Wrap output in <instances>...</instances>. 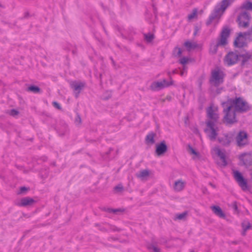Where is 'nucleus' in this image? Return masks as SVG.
<instances>
[{"label": "nucleus", "mask_w": 252, "mask_h": 252, "mask_svg": "<svg viewBox=\"0 0 252 252\" xmlns=\"http://www.w3.org/2000/svg\"><path fill=\"white\" fill-rule=\"evenodd\" d=\"M225 115L223 120L227 124H233L237 122L236 112L243 113L250 111L251 106L242 97L236 96L234 98H229L222 103Z\"/></svg>", "instance_id": "obj_1"}, {"label": "nucleus", "mask_w": 252, "mask_h": 252, "mask_svg": "<svg viewBox=\"0 0 252 252\" xmlns=\"http://www.w3.org/2000/svg\"><path fill=\"white\" fill-rule=\"evenodd\" d=\"M232 2L233 0H222L220 3H218L209 15L206 22V26H209L210 25L213 21L217 17L218 14L220 12H221L220 16Z\"/></svg>", "instance_id": "obj_2"}, {"label": "nucleus", "mask_w": 252, "mask_h": 252, "mask_svg": "<svg viewBox=\"0 0 252 252\" xmlns=\"http://www.w3.org/2000/svg\"><path fill=\"white\" fill-rule=\"evenodd\" d=\"M225 73L219 67L212 70L209 79V83L211 86L219 87L222 84L225 77Z\"/></svg>", "instance_id": "obj_3"}, {"label": "nucleus", "mask_w": 252, "mask_h": 252, "mask_svg": "<svg viewBox=\"0 0 252 252\" xmlns=\"http://www.w3.org/2000/svg\"><path fill=\"white\" fill-rule=\"evenodd\" d=\"M235 138V131H230L223 133L218 137V141L222 146L228 147Z\"/></svg>", "instance_id": "obj_4"}, {"label": "nucleus", "mask_w": 252, "mask_h": 252, "mask_svg": "<svg viewBox=\"0 0 252 252\" xmlns=\"http://www.w3.org/2000/svg\"><path fill=\"white\" fill-rule=\"evenodd\" d=\"M170 81H168L165 79H163L161 81H154L150 85L149 89L153 92H158L164 88H168L174 85V81L171 77H170Z\"/></svg>", "instance_id": "obj_5"}, {"label": "nucleus", "mask_w": 252, "mask_h": 252, "mask_svg": "<svg viewBox=\"0 0 252 252\" xmlns=\"http://www.w3.org/2000/svg\"><path fill=\"white\" fill-rule=\"evenodd\" d=\"M205 123L206 127L204 131L208 135L210 140L214 141L218 135L219 128L213 122L206 121Z\"/></svg>", "instance_id": "obj_6"}, {"label": "nucleus", "mask_w": 252, "mask_h": 252, "mask_svg": "<svg viewBox=\"0 0 252 252\" xmlns=\"http://www.w3.org/2000/svg\"><path fill=\"white\" fill-rule=\"evenodd\" d=\"M233 176L243 191L250 190L247 180L243 176L241 172L238 170H233Z\"/></svg>", "instance_id": "obj_7"}, {"label": "nucleus", "mask_w": 252, "mask_h": 252, "mask_svg": "<svg viewBox=\"0 0 252 252\" xmlns=\"http://www.w3.org/2000/svg\"><path fill=\"white\" fill-rule=\"evenodd\" d=\"M235 139L239 147H243L249 144L248 134L244 130H240L237 134L235 133Z\"/></svg>", "instance_id": "obj_8"}, {"label": "nucleus", "mask_w": 252, "mask_h": 252, "mask_svg": "<svg viewBox=\"0 0 252 252\" xmlns=\"http://www.w3.org/2000/svg\"><path fill=\"white\" fill-rule=\"evenodd\" d=\"M251 19L250 14L247 11H244L239 13L237 17V21L239 26L247 28L249 26Z\"/></svg>", "instance_id": "obj_9"}, {"label": "nucleus", "mask_w": 252, "mask_h": 252, "mask_svg": "<svg viewBox=\"0 0 252 252\" xmlns=\"http://www.w3.org/2000/svg\"><path fill=\"white\" fill-rule=\"evenodd\" d=\"M236 52H238V51L236 50L235 52L230 51L225 56L224 62L228 66L236 64L239 60V54H237Z\"/></svg>", "instance_id": "obj_10"}, {"label": "nucleus", "mask_w": 252, "mask_h": 252, "mask_svg": "<svg viewBox=\"0 0 252 252\" xmlns=\"http://www.w3.org/2000/svg\"><path fill=\"white\" fill-rule=\"evenodd\" d=\"M231 30L228 27H223L218 38L220 44H223L225 46L227 44V38L229 36Z\"/></svg>", "instance_id": "obj_11"}, {"label": "nucleus", "mask_w": 252, "mask_h": 252, "mask_svg": "<svg viewBox=\"0 0 252 252\" xmlns=\"http://www.w3.org/2000/svg\"><path fill=\"white\" fill-rule=\"evenodd\" d=\"M86 85V83L83 82L74 81L70 83V87L73 89L74 96L75 98L79 97V94Z\"/></svg>", "instance_id": "obj_12"}, {"label": "nucleus", "mask_w": 252, "mask_h": 252, "mask_svg": "<svg viewBox=\"0 0 252 252\" xmlns=\"http://www.w3.org/2000/svg\"><path fill=\"white\" fill-rule=\"evenodd\" d=\"M168 150V146L165 140H162L156 145L155 154L158 157L163 156Z\"/></svg>", "instance_id": "obj_13"}, {"label": "nucleus", "mask_w": 252, "mask_h": 252, "mask_svg": "<svg viewBox=\"0 0 252 252\" xmlns=\"http://www.w3.org/2000/svg\"><path fill=\"white\" fill-rule=\"evenodd\" d=\"M36 201L33 198L27 196L25 197L22 198L19 202L15 203V204L19 207H30L32 206L35 203H36Z\"/></svg>", "instance_id": "obj_14"}, {"label": "nucleus", "mask_w": 252, "mask_h": 252, "mask_svg": "<svg viewBox=\"0 0 252 252\" xmlns=\"http://www.w3.org/2000/svg\"><path fill=\"white\" fill-rule=\"evenodd\" d=\"M206 112L207 117L209 119V120L207 121H212L214 123H216L218 122L219 117L218 114L214 112L213 104L211 105L207 108Z\"/></svg>", "instance_id": "obj_15"}, {"label": "nucleus", "mask_w": 252, "mask_h": 252, "mask_svg": "<svg viewBox=\"0 0 252 252\" xmlns=\"http://www.w3.org/2000/svg\"><path fill=\"white\" fill-rule=\"evenodd\" d=\"M26 86L27 88L25 89V91L27 92H31L34 94H41L42 90L41 88L34 84H26Z\"/></svg>", "instance_id": "obj_16"}, {"label": "nucleus", "mask_w": 252, "mask_h": 252, "mask_svg": "<svg viewBox=\"0 0 252 252\" xmlns=\"http://www.w3.org/2000/svg\"><path fill=\"white\" fill-rule=\"evenodd\" d=\"M246 155L245 153L242 154L239 157L240 159L242 161L243 165H245L246 168H249L252 166V156H250L245 159L243 158V156ZM252 170V168L250 169Z\"/></svg>", "instance_id": "obj_17"}, {"label": "nucleus", "mask_w": 252, "mask_h": 252, "mask_svg": "<svg viewBox=\"0 0 252 252\" xmlns=\"http://www.w3.org/2000/svg\"><path fill=\"white\" fill-rule=\"evenodd\" d=\"M212 210L220 218H223L225 217V214L223 212L222 209L218 205H213L211 207Z\"/></svg>", "instance_id": "obj_18"}, {"label": "nucleus", "mask_w": 252, "mask_h": 252, "mask_svg": "<svg viewBox=\"0 0 252 252\" xmlns=\"http://www.w3.org/2000/svg\"><path fill=\"white\" fill-rule=\"evenodd\" d=\"M156 135V133L153 131L149 132L145 137V143L146 144H154L155 143V137Z\"/></svg>", "instance_id": "obj_19"}, {"label": "nucleus", "mask_w": 252, "mask_h": 252, "mask_svg": "<svg viewBox=\"0 0 252 252\" xmlns=\"http://www.w3.org/2000/svg\"><path fill=\"white\" fill-rule=\"evenodd\" d=\"M216 154L220 158V159L222 160V165L223 166H225L227 164V162L226 160V155L224 152H222L220 149H217L216 151Z\"/></svg>", "instance_id": "obj_20"}, {"label": "nucleus", "mask_w": 252, "mask_h": 252, "mask_svg": "<svg viewBox=\"0 0 252 252\" xmlns=\"http://www.w3.org/2000/svg\"><path fill=\"white\" fill-rule=\"evenodd\" d=\"M219 46H224L225 45L223 44H220L219 40L216 44L214 43H211L210 46V53L213 55L216 54L217 53L218 47Z\"/></svg>", "instance_id": "obj_21"}, {"label": "nucleus", "mask_w": 252, "mask_h": 252, "mask_svg": "<svg viewBox=\"0 0 252 252\" xmlns=\"http://www.w3.org/2000/svg\"><path fill=\"white\" fill-rule=\"evenodd\" d=\"M242 57V60L241 63V66L242 67L244 66L247 62L249 60L251 59L252 58V55L250 53L247 52L246 54H239V58Z\"/></svg>", "instance_id": "obj_22"}, {"label": "nucleus", "mask_w": 252, "mask_h": 252, "mask_svg": "<svg viewBox=\"0 0 252 252\" xmlns=\"http://www.w3.org/2000/svg\"><path fill=\"white\" fill-rule=\"evenodd\" d=\"M243 228L242 235L245 236L246 231L250 229H252V225L249 221H244L241 223Z\"/></svg>", "instance_id": "obj_23"}, {"label": "nucleus", "mask_w": 252, "mask_h": 252, "mask_svg": "<svg viewBox=\"0 0 252 252\" xmlns=\"http://www.w3.org/2000/svg\"><path fill=\"white\" fill-rule=\"evenodd\" d=\"M241 9L252 11V2L250 0H245L241 5Z\"/></svg>", "instance_id": "obj_24"}, {"label": "nucleus", "mask_w": 252, "mask_h": 252, "mask_svg": "<svg viewBox=\"0 0 252 252\" xmlns=\"http://www.w3.org/2000/svg\"><path fill=\"white\" fill-rule=\"evenodd\" d=\"M184 45L186 47L188 51H190L192 49L196 48L198 44L196 43H192L190 41L187 40L184 42Z\"/></svg>", "instance_id": "obj_25"}, {"label": "nucleus", "mask_w": 252, "mask_h": 252, "mask_svg": "<svg viewBox=\"0 0 252 252\" xmlns=\"http://www.w3.org/2000/svg\"><path fill=\"white\" fill-rule=\"evenodd\" d=\"M184 187V183L181 180L175 181L174 183V189L177 191L182 190Z\"/></svg>", "instance_id": "obj_26"}, {"label": "nucleus", "mask_w": 252, "mask_h": 252, "mask_svg": "<svg viewBox=\"0 0 252 252\" xmlns=\"http://www.w3.org/2000/svg\"><path fill=\"white\" fill-rule=\"evenodd\" d=\"M188 151L192 155L196 156L197 157H200V154L198 152H197L190 144H189L187 146Z\"/></svg>", "instance_id": "obj_27"}, {"label": "nucleus", "mask_w": 252, "mask_h": 252, "mask_svg": "<svg viewBox=\"0 0 252 252\" xmlns=\"http://www.w3.org/2000/svg\"><path fill=\"white\" fill-rule=\"evenodd\" d=\"M182 54V50L181 48L178 46L175 47L172 52V55L174 57H181Z\"/></svg>", "instance_id": "obj_28"}, {"label": "nucleus", "mask_w": 252, "mask_h": 252, "mask_svg": "<svg viewBox=\"0 0 252 252\" xmlns=\"http://www.w3.org/2000/svg\"><path fill=\"white\" fill-rule=\"evenodd\" d=\"M205 78V74L204 73L202 74L198 78L197 82H198V87L199 89L201 91L202 90V85L203 84V82Z\"/></svg>", "instance_id": "obj_29"}, {"label": "nucleus", "mask_w": 252, "mask_h": 252, "mask_svg": "<svg viewBox=\"0 0 252 252\" xmlns=\"http://www.w3.org/2000/svg\"><path fill=\"white\" fill-rule=\"evenodd\" d=\"M144 38L148 42H151L155 38V35L153 33L149 32L144 34Z\"/></svg>", "instance_id": "obj_30"}, {"label": "nucleus", "mask_w": 252, "mask_h": 252, "mask_svg": "<svg viewBox=\"0 0 252 252\" xmlns=\"http://www.w3.org/2000/svg\"><path fill=\"white\" fill-rule=\"evenodd\" d=\"M150 174V171L148 169H145L141 171L137 176L140 178H144L147 177Z\"/></svg>", "instance_id": "obj_31"}, {"label": "nucleus", "mask_w": 252, "mask_h": 252, "mask_svg": "<svg viewBox=\"0 0 252 252\" xmlns=\"http://www.w3.org/2000/svg\"><path fill=\"white\" fill-rule=\"evenodd\" d=\"M189 59L187 57H184L180 59L179 61V63L183 65L184 68L186 67V65L188 63Z\"/></svg>", "instance_id": "obj_32"}, {"label": "nucleus", "mask_w": 252, "mask_h": 252, "mask_svg": "<svg viewBox=\"0 0 252 252\" xmlns=\"http://www.w3.org/2000/svg\"><path fill=\"white\" fill-rule=\"evenodd\" d=\"M30 188L29 187H27L25 186H22L20 188L18 192V194H25L26 192L30 190Z\"/></svg>", "instance_id": "obj_33"}, {"label": "nucleus", "mask_w": 252, "mask_h": 252, "mask_svg": "<svg viewBox=\"0 0 252 252\" xmlns=\"http://www.w3.org/2000/svg\"><path fill=\"white\" fill-rule=\"evenodd\" d=\"M205 99L204 97H200L198 98V102H199V107H198V109L199 110H201L203 109V107H204V103H205Z\"/></svg>", "instance_id": "obj_34"}, {"label": "nucleus", "mask_w": 252, "mask_h": 252, "mask_svg": "<svg viewBox=\"0 0 252 252\" xmlns=\"http://www.w3.org/2000/svg\"><path fill=\"white\" fill-rule=\"evenodd\" d=\"M197 9L194 8L192 10L191 13L188 15V18L189 20H191L197 16Z\"/></svg>", "instance_id": "obj_35"}, {"label": "nucleus", "mask_w": 252, "mask_h": 252, "mask_svg": "<svg viewBox=\"0 0 252 252\" xmlns=\"http://www.w3.org/2000/svg\"><path fill=\"white\" fill-rule=\"evenodd\" d=\"M107 224L110 227V229L113 231L121 232L123 230L122 228H118L115 225H112L108 223Z\"/></svg>", "instance_id": "obj_36"}, {"label": "nucleus", "mask_w": 252, "mask_h": 252, "mask_svg": "<svg viewBox=\"0 0 252 252\" xmlns=\"http://www.w3.org/2000/svg\"><path fill=\"white\" fill-rule=\"evenodd\" d=\"M187 215V212H184L182 213L177 214L175 220L178 219L179 220H183Z\"/></svg>", "instance_id": "obj_37"}, {"label": "nucleus", "mask_w": 252, "mask_h": 252, "mask_svg": "<svg viewBox=\"0 0 252 252\" xmlns=\"http://www.w3.org/2000/svg\"><path fill=\"white\" fill-rule=\"evenodd\" d=\"M53 106L57 109L58 110H62V108L61 107V105L59 103H58L57 101H54L52 102Z\"/></svg>", "instance_id": "obj_38"}, {"label": "nucleus", "mask_w": 252, "mask_h": 252, "mask_svg": "<svg viewBox=\"0 0 252 252\" xmlns=\"http://www.w3.org/2000/svg\"><path fill=\"white\" fill-rule=\"evenodd\" d=\"M75 123L77 124H81V118L80 115L78 113H76V116L75 119Z\"/></svg>", "instance_id": "obj_39"}, {"label": "nucleus", "mask_w": 252, "mask_h": 252, "mask_svg": "<svg viewBox=\"0 0 252 252\" xmlns=\"http://www.w3.org/2000/svg\"><path fill=\"white\" fill-rule=\"evenodd\" d=\"M19 114V112L15 109H12L10 110L9 112V115L12 116H15L18 115Z\"/></svg>", "instance_id": "obj_40"}, {"label": "nucleus", "mask_w": 252, "mask_h": 252, "mask_svg": "<svg viewBox=\"0 0 252 252\" xmlns=\"http://www.w3.org/2000/svg\"><path fill=\"white\" fill-rule=\"evenodd\" d=\"M114 190L117 192H121L124 190V187L122 185L119 184L114 187Z\"/></svg>", "instance_id": "obj_41"}, {"label": "nucleus", "mask_w": 252, "mask_h": 252, "mask_svg": "<svg viewBox=\"0 0 252 252\" xmlns=\"http://www.w3.org/2000/svg\"><path fill=\"white\" fill-rule=\"evenodd\" d=\"M153 9V13L155 15V18H157L158 17V9L156 7V4L154 3H153L152 4Z\"/></svg>", "instance_id": "obj_42"}, {"label": "nucleus", "mask_w": 252, "mask_h": 252, "mask_svg": "<svg viewBox=\"0 0 252 252\" xmlns=\"http://www.w3.org/2000/svg\"><path fill=\"white\" fill-rule=\"evenodd\" d=\"M94 76L99 80L100 84L101 85L102 84V74L101 73L99 72H96L94 74Z\"/></svg>", "instance_id": "obj_43"}, {"label": "nucleus", "mask_w": 252, "mask_h": 252, "mask_svg": "<svg viewBox=\"0 0 252 252\" xmlns=\"http://www.w3.org/2000/svg\"><path fill=\"white\" fill-rule=\"evenodd\" d=\"M148 249H152L154 252H160V249L154 245H151L148 247Z\"/></svg>", "instance_id": "obj_44"}, {"label": "nucleus", "mask_w": 252, "mask_h": 252, "mask_svg": "<svg viewBox=\"0 0 252 252\" xmlns=\"http://www.w3.org/2000/svg\"><path fill=\"white\" fill-rule=\"evenodd\" d=\"M125 211L124 209L117 208V209H113L112 213L117 214L118 212H123Z\"/></svg>", "instance_id": "obj_45"}, {"label": "nucleus", "mask_w": 252, "mask_h": 252, "mask_svg": "<svg viewBox=\"0 0 252 252\" xmlns=\"http://www.w3.org/2000/svg\"><path fill=\"white\" fill-rule=\"evenodd\" d=\"M102 210L109 213H112L113 208L104 207Z\"/></svg>", "instance_id": "obj_46"}, {"label": "nucleus", "mask_w": 252, "mask_h": 252, "mask_svg": "<svg viewBox=\"0 0 252 252\" xmlns=\"http://www.w3.org/2000/svg\"><path fill=\"white\" fill-rule=\"evenodd\" d=\"M31 16L30 13L28 11H26L24 13V15L23 17L21 18V19H28Z\"/></svg>", "instance_id": "obj_47"}, {"label": "nucleus", "mask_w": 252, "mask_h": 252, "mask_svg": "<svg viewBox=\"0 0 252 252\" xmlns=\"http://www.w3.org/2000/svg\"><path fill=\"white\" fill-rule=\"evenodd\" d=\"M232 208L235 211H238V208L237 206V202L236 201L233 202Z\"/></svg>", "instance_id": "obj_48"}, {"label": "nucleus", "mask_w": 252, "mask_h": 252, "mask_svg": "<svg viewBox=\"0 0 252 252\" xmlns=\"http://www.w3.org/2000/svg\"><path fill=\"white\" fill-rule=\"evenodd\" d=\"M216 88H217V89L216 91V94H220L221 92V91L223 90V88L222 87H221V88L216 87Z\"/></svg>", "instance_id": "obj_49"}, {"label": "nucleus", "mask_w": 252, "mask_h": 252, "mask_svg": "<svg viewBox=\"0 0 252 252\" xmlns=\"http://www.w3.org/2000/svg\"><path fill=\"white\" fill-rule=\"evenodd\" d=\"M199 30V28H198V26H196L194 27V33H193L194 36H195L196 35V34Z\"/></svg>", "instance_id": "obj_50"}, {"label": "nucleus", "mask_w": 252, "mask_h": 252, "mask_svg": "<svg viewBox=\"0 0 252 252\" xmlns=\"http://www.w3.org/2000/svg\"><path fill=\"white\" fill-rule=\"evenodd\" d=\"M193 132L195 134H200L199 130V129H198V128H197V127H194V128H193Z\"/></svg>", "instance_id": "obj_51"}, {"label": "nucleus", "mask_w": 252, "mask_h": 252, "mask_svg": "<svg viewBox=\"0 0 252 252\" xmlns=\"http://www.w3.org/2000/svg\"><path fill=\"white\" fill-rule=\"evenodd\" d=\"M99 230L102 231V232H107V229L104 227H100L99 228Z\"/></svg>", "instance_id": "obj_52"}, {"label": "nucleus", "mask_w": 252, "mask_h": 252, "mask_svg": "<svg viewBox=\"0 0 252 252\" xmlns=\"http://www.w3.org/2000/svg\"><path fill=\"white\" fill-rule=\"evenodd\" d=\"M108 240L109 241L112 240L113 241H117L119 240V238H117V237H110L108 238Z\"/></svg>", "instance_id": "obj_53"}, {"label": "nucleus", "mask_w": 252, "mask_h": 252, "mask_svg": "<svg viewBox=\"0 0 252 252\" xmlns=\"http://www.w3.org/2000/svg\"><path fill=\"white\" fill-rule=\"evenodd\" d=\"M114 150L113 148H109L108 151L105 153V154L106 155H109L112 151Z\"/></svg>", "instance_id": "obj_54"}, {"label": "nucleus", "mask_w": 252, "mask_h": 252, "mask_svg": "<svg viewBox=\"0 0 252 252\" xmlns=\"http://www.w3.org/2000/svg\"><path fill=\"white\" fill-rule=\"evenodd\" d=\"M72 53L74 55H76L77 54V50L76 48L72 50Z\"/></svg>", "instance_id": "obj_55"}, {"label": "nucleus", "mask_w": 252, "mask_h": 252, "mask_svg": "<svg viewBox=\"0 0 252 252\" xmlns=\"http://www.w3.org/2000/svg\"><path fill=\"white\" fill-rule=\"evenodd\" d=\"M105 246L106 247H108L115 248H117V247H116V246H113V245H111V244H105Z\"/></svg>", "instance_id": "obj_56"}, {"label": "nucleus", "mask_w": 252, "mask_h": 252, "mask_svg": "<svg viewBox=\"0 0 252 252\" xmlns=\"http://www.w3.org/2000/svg\"><path fill=\"white\" fill-rule=\"evenodd\" d=\"M189 121V117L188 116H187L186 117H185V120H184V122H185V124L186 125L187 124V122Z\"/></svg>", "instance_id": "obj_57"}, {"label": "nucleus", "mask_w": 252, "mask_h": 252, "mask_svg": "<svg viewBox=\"0 0 252 252\" xmlns=\"http://www.w3.org/2000/svg\"><path fill=\"white\" fill-rule=\"evenodd\" d=\"M110 59L111 60V62H112V64H113V65L114 66H115V64H116V63H115V62L114 61V60L113 58L112 57H110Z\"/></svg>", "instance_id": "obj_58"}, {"label": "nucleus", "mask_w": 252, "mask_h": 252, "mask_svg": "<svg viewBox=\"0 0 252 252\" xmlns=\"http://www.w3.org/2000/svg\"><path fill=\"white\" fill-rule=\"evenodd\" d=\"M209 184L211 187H212L213 188H216V186H215L214 184H213L212 183H211V182H210V183H209Z\"/></svg>", "instance_id": "obj_59"}, {"label": "nucleus", "mask_w": 252, "mask_h": 252, "mask_svg": "<svg viewBox=\"0 0 252 252\" xmlns=\"http://www.w3.org/2000/svg\"><path fill=\"white\" fill-rule=\"evenodd\" d=\"M119 0L120 1L122 5H124L125 3V0Z\"/></svg>", "instance_id": "obj_60"}, {"label": "nucleus", "mask_w": 252, "mask_h": 252, "mask_svg": "<svg viewBox=\"0 0 252 252\" xmlns=\"http://www.w3.org/2000/svg\"><path fill=\"white\" fill-rule=\"evenodd\" d=\"M172 97L170 96H167L166 99L169 101L171 100Z\"/></svg>", "instance_id": "obj_61"}, {"label": "nucleus", "mask_w": 252, "mask_h": 252, "mask_svg": "<svg viewBox=\"0 0 252 252\" xmlns=\"http://www.w3.org/2000/svg\"><path fill=\"white\" fill-rule=\"evenodd\" d=\"M111 97V95H109V96H107L106 97L104 98V100H108L109 98H110Z\"/></svg>", "instance_id": "obj_62"}, {"label": "nucleus", "mask_w": 252, "mask_h": 252, "mask_svg": "<svg viewBox=\"0 0 252 252\" xmlns=\"http://www.w3.org/2000/svg\"><path fill=\"white\" fill-rule=\"evenodd\" d=\"M94 225H95V226H99V223H95Z\"/></svg>", "instance_id": "obj_63"}, {"label": "nucleus", "mask_w": 252, "mask_h": 252, "mask_svg": "<svg viewBox=\"0 0 252 252\" xmlns=\"http://www.w3.org/2000/svg\"><path fill=\"white\" fill-rule=\"evenodd\" d=\"M33 140V138H31L29 139V141H32Z\"/></svg>", "instance_id": "obj_64"}]
</instances>
